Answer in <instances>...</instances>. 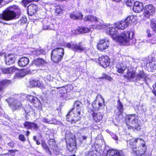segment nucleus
I'll list each match as a JSON object with an SVG mask.
<instances>
[{
	"label": "nucleus",
	"mask_w": 156,
	"mask_h": 156,
	"mask_svg": "<svg viewBox=\"0 0 156 156\" xmlns=\"http://www.w3.org/2000/svg\"><path fill=\"white\" fill-rule=\"evenodd\" d=\"M146 67L149 71H151L156 69V59L152 58L151 61L147 63L146 65Z\"/></svg>",
	"instance_id": "obj_16"
},
{
	"label": "nucleus",
	"mask_w": 156,
	"mask_h": 156,
	"mask_svg": "<svg viewBox=\"0 0 156 156\" xmlns=\"http://www.w3.org/2000/svg\"><path fill=\"white\" fill-rule=\"evenodd\" d=\"M82 104L79 101H76L74 104L73 108L68 112L66 115L67 116H83V111L81 109Z\"/></svg>",
	"instance_id": "obj_6"
},
{
	"label": "nucleus",
	"mask_w": 156,
	"mask_h": 156,
	"mask_svg": "<svg viewBox=\"0 0 156 156\" xmlns=\"http://www.w3.org/2000/svg\"><path fill=\"white\" fill-rule=\"evenodd\" d=\"M11 104L13 110H15L18 108L21 107L22 106L20 102L17 100H15Z\"/></svg>",
	"instance_id": "obj_34"
},
{
	"label": "nucleus",
	"mask_w": 156,
	"mask_h": 156,
	"mask_svg": "<svg viewBox=\"0 0 156 156\" xmlns=\"http://www.w3.org/2000/svg\"><path fill=\"white\" fill-rule=\"evenodd\" d=\"M144 9L142 3L138 2H135L134 4L133 9L136 12H139L142 11Z\"/></svg>",
	"instance_id": "obj_20"
},
{
	"label": "nucleus",
	"mask_w": 156,
	"mask_h": 156,
	"mask_svg": "<svg viewBox=\"0 0 156 156\" xmlns=\"http://www.w3.org/2000/svg\"><path fill=\"white\" fill-rule=\"evenodd\" d=\"M133 17V16H128L126 20H125L126 22H127V23L129 25V23H130L131 22H132V20Z\"/></svg>",
	"instance_id": "obj_49"
},
{
	"label": "nucleus",
	"mask_w": 156,
	"mask_h": 156,
	"mask_svg": "<svg viewBox=\"0 0 156 156\" xmlns=\"http://www.w3.org/2000/svg\"><path fill=\"white\" fill-rule=\"evenodd\" d=\"M60 44L62 46L66 45L67 47L71 48L75 51H79L81 52L86 50L85 47L82 44L81 42H80L78 44H75L73 42H71L70 43L66 44L65 43H60Z\"/></svg>",
	"instance_id": "obj_7"
},
{
	"label": "nucleus",
	"mask_w": 156,
	"mask_h": 156,
	"mask_svg": "<svg viewBox=\"0 0 156 156\" xmlns=\"http://www.w3.org/2000/svg\"><path fill=\"white\" fill-rule=\"evenodd\" d=\"M1 69L3 73L11 74L14 72L16 69L14 67H12L9 68H2Z\"/></svg>",
	"instance_id": "obj_28"
},
{
	"label": "nucleus",
	"mask_w": 156,
	"mask_h": 156,
	"mask_svg": "<svg viewBox=\"0 0 156 156\" xmlns=\"http://www.w3.org/2000/svg\"><path fill=\"white\" fill-rule=\"evenodd\" d=\"M41 144L43 148L47 152L50 151L48 146L47 145L45 141H42L41 143Z\"/></svg>",
	"instance_id": "obj_44"
},
{
	"label": "nucleus",
	"mask_w": 156,
	"mask_h": 156,
	"mask_svg": "<svg viewBox=\"0 0 156 156\" xmlns=\"http://www.w3.org/2000/svg\"><path fill=\"white\" fill-rule=\"evenodd\" d=\"M151 26L153 30L156 33V20H153L151 21Z\"/></svg>",
	"instance_id": "obj_43"
},
{
	"label": "nucleus",
	"mask_w": 156,
	"mask_h": 156,
	"mask_svg": "<svg viewBox=\"0 0 156 156\" xmlns=\"http://www.w3.org/2000/svg\"><path fill=\"white\" fill-rule=\"evenodd\" d=\"M72 89L73 87L70 85H68L63 87H59V92L61 94H64L69 91Z\"/></svg>",
	"instance_id": "obj_26"
},
{
	"label": "nucleus",
	"mask_w": 156,
	"mask_h": 156,
	"mask_svg": "<svg viewBox=\"0 0 156 156\" xmlns=\"http://www.w3.org/2000/svg\"><path fill=\"white\" fill-rule=\"evenodd\" d=\"M35 1V0H23L22 1V2L24 4V6L26 7L29 3L32 1Z\"/></svg>",
	"instance_id": "obj_52"
},
{
	"label": "nucleus",
	"mask_w": 156,
	"mask_h": 156,
	"mask_svg": "<svg viewBox=\"0 0 156 156\" xmlns=\"http://www.w3.org/2000/svg\"><path fill=\"white\" fill-rule=\"evenodd\" d=\"M30 134V131L27 130L26 132L25 135L26 136H29Z\"/></svg>",
	"instance_id": "obj_63"
},
{
	"label": "nucleus",
	"mask_w": 156,
	"mask_h": 156,
	"mask_svg": "<svg viewBox=\"0 0 156 156\" xmlns=\"http://www.w3.org/2000/svg\"><path fill=\"white\" fill-rule=\"evenodd\" d=\"M11 81L6 79L2 80L0 81V93L3 92L5 87L10 84Z\"/></svg>",
	"instance_id": "obj_25"
},
{
	"label": "nucleus",
	"mask_w": 156,
	"mask_h": 156,
	"mask_svg": "<svg viewBox=\"0 0 156 156\" xmlns=\"http://www.w3.org/2000/svg\"><path fill=\"white\" fill-rule=\"evenodd\" d=\"M148 42L152 44L156 43V35L155 37L149 40Z\"/></svg>",
	"instance_id": "obj_54"
},
{
	"label": "nucleus",
	"mask_w": 156,
	"mask_h": 156,
	"mask_svg": "<svg viewBox=\"0 0 156 156\" xmlns=\"http://www.w3.org/2000/svg\"><path fill=\"white\" fill-rule=\"evenodd\" d=\"M128 147L134 156H146L147 150L145 141L139 137L130 139L128 142Z\"/></svg>",
	"instance_id": "obj_2"
},
{
	"label": "nucleus",
	"mask_w": 156,
	"mask_h": 156,
	"mask_svg": "<svg viewBox=\"0 0 156 156\" xmlns=\"http://www.w3.org/2000/svg\"><path fill=\"white\" fill-rule=\"evenodd\" d=\"M115 156H124V153L122 150L116 149Z\"/></svg>",
	"instance_id": "obj_48"
},
{
	"label": "nucleus",
	"mask_w": 156,
	"mask_h": 156,
	"mask_svg": "<svg viewBox=\"0 0 156 156\" xmlns=\"http://www.w3.org/2000/svg\"><path fill=\"white\" fill-rule=\"evenodd\" d=\"M91 15L87 16L84 18V20L86 21L90 22Z\"/></svg>",
	"instance_id": "obj_55"
},
{
	"label": "nucleus",
	"mask_w": 156,
	"mask_h": 156,
	"mask_svg": "<svg viewBox=\"0 0 156 156\" xmlns=\"http://www.w3.org/2000/svg\"><path fill=\"white\" fill-rule=\"evenodd\" d=\"M33 140L35 141L36 140H37V137L36 136H34L33 137Z\"/></svg>",
	"instance_id": "obj_64"
},
{
	"label": "nucleus",
	"mask_w": 156,
	"mask_h": 156,
	"mask_svg": "<svg viewBox=\"0 0 156 156\" xmlns=\"http://www.w3.org/2000/svg\"><path fill=\"white\" fill-rule=\"evenodd\" d=\"M65 138L67 150L70 152H76L77 148L75 135L69 133L66 135Z\"/></svg>",
	"instance_id": "obj_5"
},
{
	"label": "nucleus",
	"mask_w": 156,
	"mask_h": 156,
	"mask_svg": "<svg viewBox=\"0 0 156 156\" xmlns=\"http://www.w3.org/2000/svg\"><path fill=\"white\" fill-rule=\"evenodd\" d=\"M67 120L69 122H70L72 124L75 123L78 120H75L73 119L69 120V118H67Z\"/></svg>",
	"instance_id": "obj_56"
},
{
	"label": "nucleus",
	"mask_w": 156,
	"mask_h": 156,
	"mask_svg": "<svg viewBox=\"0 0 156 156\" xmlns=\"http://www.w3.org/2000/svg\"><path fill=\"white\" fill-rule=\"evenodd\" d=\"M116 149H109L107 151V155L115 156Z\"/></svg>",
	"instance_id": "obj_38"
},
{
	"label": "nucleus",
	"mask_w": 156,
	"mask_h": 156,
	"mask_svg": "<svg viewBox=\"0 0 156 156\" xmlns=\"http://www.w3.org/2000/svg\"><path fill=\"white\" fill-rule=\"evenodd\" d=\"M151 31L150 30H147V35L148 37H152L150 33Z\"/></svg>",
	"instance_id": "obj_60"
},
{
	"label": "nucleus",
	"mask_w": 156,
	"mask_h": 156,
	"mask_svg": "<svg viewBox=\"0 0 156 156\" xmlns=\"http://www.w3.org/2000/svg\"><path fill=\"white\" fill-rule=\"evenodd\" d=\"M58 48H57L53 50L51 53V60L55 63L58 61Z\"/></svg>",
	"instance_id": "obj_21"
},
{
	"label": "nucleus",
	"mask_w": 156,
	"mask_h": 156,
	"mask_svg": "<svg viewBox=\"0 0 156 156\" xmlns=\"http://www.w3.org/2000/svg\"><path fill=\"white\" fill-rule=\"evenodd\" d=\"M90 114L92 115L93 117H102L103 116V114L100 112H95L94 111H91L90 112Z\"/></svg>",
	"instance_id": "obj_42"
},
{
	"label": "nucleus",
	"mask_w": 156,
	"mask_h": 156,
	"mask_svg": "<svg viewBox=\"0 0 156 156\" xmlns=\"http://www.w3.org/2000/svg\"><path fill=\"white\" fill-rule=\"evenodd\" d=\"M16 56L13 54H6L5 55V63L7 65H9L13 64L15 61Z\"/></svg>",
	"instance_id": "obj_14"
},
{
	"label": "nucleus",
	"mask_w": 156,
	"mask_h": 156,
	"mask_svg": "<svg viewBox=\"0 0 156 156\" xmlns=\"http://www.w3.org/2000/svg\"><path fill=\"white\" fill-rule=\"evenodd\" d=\"M114 25L116 28L121 30H123L126 28L128 25L127 22H126L125 20L116 23Z\"/></svg>",
	"instance_id": "obj_24"
},
{
	"label": "nucleus",
	"mask_w": 156,
	"mask_h": 156,
	"mask_svg": "<svg viewBox=\"0 0 156 156\" xmlns=\"http://www.w3.org/2000/svg\"><path fill=\"white\" fill-rule=\"evenodd\" d=\"M83 15L82 14L79 12L74 13L73 12L70 15V17L74 20L75 19H82L83 18Z\"/></svg>",
	"instance_id": "obj_29"
},
{
	"label": "nucleus",
	"mask_w": 156,
	"mask_h": 156,
	"mask_svg": "<svg viewBox=\"0 0 156 156\" xmlns=\"http://www.w3.org/2000/svg\"><path fill=\"white\" fill-rule=\"evenodd\" d=\"M106 33L109 35L113 40L117 41L122 45L128 46L132 45L136 42V39L133 37L132 32L124 31L120 34H117L116 29L110 27L106 29Z\"/></svg>",
	"instance_id": "obj_1"
},
{
	"label": "nucleus",
	"mask_w": 156,
	"mask_h": 156,
	"mask_svg": "<svg viewBox=\"0 0 156 156\" xmlns=\"http://www.w3.org/2000/svg\"><path fill=\"white\" fill-rule=\"evenodd\" d=\"M27 21V19L25 16H23L21 18L20 20L18 21V23L20 25H23Z\"/></svg>",
	"instance_id": "obj_41"
},
{
	"label": "nucleus",
	"mask_w": 156,
	"mask_h": 156,
	"mask_svg": "<svg viewBox=\"0 0 156 156\" xmlns=\"http://www.w3.org/2000/svg\"><path fill=\"white\" fill-rule=\"evenodd\" d=\"M130 61H124L122 62H118L117 63L116 68L118 72L120 73H123L126 68L128 69L130 66Z\"/></svg>",
	"instance_id": "obj_9"
},
{
	"label": "nucleus",
	"mask_w": 156,
	"mask_h": 156,
	"mask_svg": "<svg viewBox=\"0 0 156 156\" xmlns=\"http://www.w3.org/2000/svg\"><path fill=\"white\" fill-rule=\"evenodd\" d=\"M124 121L129 130L139 131L142 129L141 121L138 118H125Z\"/></svg>",
	"instance_id": "obj_4"
},
{
	"label": "nucleus",
	"mask_w": 156,
	"mask_h": 156,
	"mask_svg": "<svg viewBox=\"0 0 156 156\" xmlns=\"http://www.w3.org/2000/svg\"><path fill=\"white\" fill-rule=\"evenodd\" d=\"M30 86L32 87L36 86L40 87L42 86V84L38 80H30Z\"/></svg>",
	"instance_id": "obj_30"
},
{
	"label": "nucleus",
	"mask_w": 156,
	"mask_h": 156,
	"mask_svg": "<svg viewBox=\"0 0 156 156\" xmlns=\"http://www.w3.org/2000/svg\"><path fill=\"white\" fill-rule=\"evenodd\" d=\"M27 100L33 104L34 106L38 108L41 106L40 101L36 97L28 95L27 97Z\"/></svg>",
	"instance_id": "obj_12"
},
{
	"label": "nucleus",
	"mask_w": 156,
	"mask_h": 156,
	"mask_svg": "<svg viewBox=\"0 0 156 156\" xmlns=\"http://www.w3.org/2000/svg\"><path fill=\"white\" fill-rule=\"evenodd\" d=\"M99 63L103 68H106L110 64V59L108 56H102L98 59Z\"/></svg>",
	"instance_id": "obj_13"
},
{
	"label": "nucleus",
	"mask_w": 156,
	"mask_h": 156,
	"mask_svg": "<svg viewBox=\"0 0 156 156\" xmlns=\"http://www.w3.org/2000/svg\"><path fill=\"white\" fill-rule=\"evenodd\" d=\"M92 105L94 108L96 110L102 109L104 107V99L101 95H98L96 98L93 103Z\"/></svg>",
	"instance_id": "obj_8"
},
{
	"label": "nucleus",
	"mask_w": 156,
	"mask_h": 156,
	"mask_svg": "<svg viewBox=\"0 0 156 156\" xmlns=\"http://www.w3.org/2000/svg\"><path fill=\"white\" fill-rule=\"evenodd\" d=\"M97 151L96 150H93L91 149L87 153L85 154V156H97Z\"/></svg>",
	"instance_id": "obj_37"
},
{
	"label": "nucleus",
	"mask_w": 156,
	"mask_h": 156,
	"mask_svg": "<svg viewBox=\"0 0 156 156\" xmlns=\"http://www.w3.org/2000/svg\"><path fill=\"white\" fill-rule=\"evenodd\" d=\"M32 54L35 56H38L40 55H43L44 54V50L36 49L32 52Z\"/></svg>",
	"instance_id": "obj_36"
},
{
	"label": "nucleus",
	"mask_w": 156,
	"mask_h": 156,
	"mask_svg": "<svg viewBox=\"0 0 156 156\" xmlns=\"http://www.w3.org/2000/svg\"><path fill=\"white\" fill-rule=\"evenodd\" d=\"M117 108L118 110V112L116 114V115L118 116H120L121 115L123 117H125V116L124 115H126V116H128L126 115L125 113V114L123 113V105L119 100L118 101Z\"/></svg>",
	"instance_id": "obj_23"
},
{
	"label": "nucleus",
	"mask_w": 156,
	"mask_h": 156,
	"mask_svg": "<svg viewBox=\"0 0 156 156\" xmlns=\"http://www.w3.org/2000/svg\"><path fill=\"white\" fill-rule=\"evenodd\" d=\"M8 146L10 147L14 148V144L13 142H10L8 144Z\"/></svg>",
	"instance_id": "obj_59"
},
{
	"label": "nucleus",
	"mask_w": 156,
	"mask_h": 156,
	"mask_svg": "<svg viewBox=\"0 0 156 156\" xmlns=\"http://www.w3.org/2000/svg\"><path fill=\"white\" fill-rule=\"evenodd\" d=\"M111 136L115 140H118V137L115 134L112 133L111 134Z\"/></svg>",
	"instance_id": "obj_57"
},
{
	"label": "nucleus",
	"mask_w": 156,
	"mask_h": 156,
	"mask_svg": "<svg viewBox=\"0 0 156 156\" xmlns=\"http://www.w3.org/2000/svg\"><path fill=\"white\" fill-rule=\"evenodd\" d=\"M18 139L20 140L22 142H24L26 140V139L24 135L22 134H20L18 136Z\"/></svg>",
	"instance_id": "obj_50"
},
{
	"label": "nucleus",
	"mask_w": 156,
	"mask_h": 156,
	"mask_svg": "<svg viewBox=\"0 0 156 156\" xmlns=\"http://www.w3.org/2000/svg\"><path fill=\"white\" fill-rule=\"evenodd\" d=\"M24 126L28 129L37 130L39 127L37 123L33 122L25 121L23 123Z\"/></svg>",
	"instance_id": "obj_17"
},
{
	"label": "nucleus",
	"mask_w": 156,
	"mask_h": 156,
	"mask_svg": "<svg viewBox=\"0 0 156 156\" xmlns=\"http://www.w3.org/2000/svg\"><path fill=\"white\" fill-rule=\"evenodd\" d=\"M155 8L152 5H147L144 9V15L147 18H148L150 15H152L155 12Z\"/></svg>",
	"instance_id": "obj_11"
},
{
	"label": "nucleus",
	"mask_w": 156,
	"mask_h": 156,
	"mask_svg": "<svg viewBox=\"0 0 156 156\" xmlns=\"http://www.w3.org/2000/svg\"><path fill=\"white\" fill-rule=\"evenodd\" d=\"M27 12L29 15L32 16L35 14L38 9L37 6L34 4H30L27 7Z\"/></svg>",
	"instance_id": "obj_19"
},
{
	"label": "nucleus",
	"mask_w": 156,
	"mask_h": 156,
	"mask_svg": "<svg viewBox=\"0 0 156 156\" xmlns=\"http://www.w3.org/2000/svg\"><path fill=\"white\" fill-rule=\"evenodd\" d=\"M19 10L18 7L14 5L10 6L7 8L0 15V18L6 21L16 19L18 18L16 13Z\"/></svg>",
	"instance_id": "obj_3"
},
{
	"label": "nucleus",
	"mask_w": 156,
	"mask_h": 156,
	"mask_svg": "<svg viewBox=\"0 0 156 156\" xmlns=\"http://www.w3.org/2000/svg\"><path fill=\"white\" fill-rule=\"evenodd\" d=\"M16 75L18 77H22L26 75V74L23 71H20L19 72L16 73Z\"/></svg>",
	"instance_id": "obj_47"
},
{
	"label": "nucleus",
	"mask_w": 156,
	"mask_h": 156,
	"mask_svg": "<svg viewBox=\"0 0 156 156\" xmlns=\"http://www.w3.org/2000/svg\"><path fill=\"white\" fill-rule=\"evenodd\" d=\"M32 65H34L37 66L41 67L44 66L47 64L46 61L44 59L40 58H35L32 61Z\"/></svg>",
	"instance_id": "obj_15"
},
{
	"label": "nucleus",
	"mask_w": 156,
	"mask_h": 156,
	"mask_svg": "<svg viewBox=\"0 0 156 156\" xmlns=\"http://www.w3.org/2000/svg\"><path fill=\"white\" fill-rule=\"evenodd\" d=\"M43 28L44 30H48L49 28V26L48 25H44L43 26Z\"/></svg>",
	"instance_id": "obj_61"
},
{
	"label": "nucleus",
	"mask_w": 156,
	"mask_h": 156,
	"mask_svg": "<svg viewBox=\"0 0 156 156\" xmlns=\"http://www.w3.org/2000/svg\"><path fill=\"white\" fill-rule=\"evenodd\" d=\"M72 32L75 34H79V28L76 30H72Z\"/></svg>",
	"instance_id": "obj_58"
},
{
	"label": "nucleus",
	"mask_w": 156,
	"mask_h": 156,
	"mask_svg": "<svg viewBox=\"0 0 156 156\" xmlns=\"http://www.w3.org/2000/svg\"><path fill=\"white\" fill-rule=\"evenodd\" d=\"M136 70L134 67L131 65L128 68V72L126 77L129 79H133L135 77H136Z\"/></svg>",
	"instance_id": "obj_18"
},
{
	"label": "nucleus",
	"mask_w": 156,
	"mask_h": 156,
	"mask_svg": "<svg viewBox=\"0 0 156 156\" xmlns=\"http://www.w3.org/2000/svg\"><path fill=\"white\" fill-rule=\"evenodd\" d=\"M29 60L28 58L24 57L20 58L18 61V65L21 67H24L27 66L29 63Z\"/></svg>",
	"instance_id": "obj_27"
},
{
	"label": "nucleus",
	"mask_w": 156,
	"mask_h": 156,
	"mask_svg": "<svg viewBox=\"0 0 156 156\" xmlns=\"http://www.w3.org/2000/svg\"><path fill=\"white\" fill-rule=\"evenodd\" d=\"M90 22H96L97 23L96 28L100 29L102 28V25L98 22V19L97 17L93 16L91 15Z\"/></svg>",
	"instance_id": "obj_32"
},
{
	"label": "nucleus",
	"mask_w": 156,
	"mask_h": 156,
	"mask_svg": "<svg viewBox=\"0 0 156 156\" xmlns=\"http://www.w3.org/2000/svg\"><path fill=\"white\" fill-rule=\"evenodd\" d=\"M49 119L44 118L43 119V122L49 124H54L55 122V119L53 118H49Z\"/></svg>",
	"instance_id": "obj_35"
},
{
	"label": "nucleus",
	"mask_w": 156,
	"mask_h": 156,
	"mask_svg": "<svg viewBox=\"0 0 156 156\" xmlns=\"http://www.w3.org/2000/svg\"><path fill=\"white\" fill-rule=\"evenodd\" d=\"M48 144L50 147L51 149H54L56 146L55 142L54 140H51L48 141Z\"/></svg>",
	"instance_id": "obj_39"
},
{
	"label": "nucleus",
	"mask_w": 156,
	"mask_h": 156,
	"mask_svg": "<svg viewBox=\"0 0 156 156\" xmlns=\"http://www.w3.org/2000/svg\"><path fill=\"white\" fill-rule=\"evenodd\" d=\"M18 151L16 149L9 150L8 153L0 154V156H15V153Z\"/></svg>",
	"instance_id": "obj_33"
},
{
	"label": "nucleus",
	"mask_w": 156,
	"mask_h": 156,
	"mask_svg": "<svg viewBox=\"0 0 156 156\" xmlns=\"http://www.w3.org/2000/svg\"><path fill=\"white\" fill-rule=\"evenodd\" d=\"M101 79H105L109 81H111L112 80V78L109 76L105 74H103L102 76L100 78Z\"/></svg>",
	"instance_id": "obj_45"
},
{
	"label": "nucleus",
	"mask_w": 156,
	"mask_h": 156,
	"mask_svg": "<svg viewBox=\"0 0 156 156\" xmlns=\"http://www.w3.org/2000/svg\"><path fill=\"white\" fill-rule=\"evenodd\" d=\"M102 118H94L93 122L95 123H98L100 122V121L102 120Z\"/></svg>",
	"instance_id": "obj_53"
},
{
	"label": "nucleus",
	"mask_w": 156,
	"mask_h": 156,
	"mask_svg": "<svg viewBox=\"0 0 156 156\" xmlns=\"http://www.w3.org/2000/svg\"><path fill=\"white\" fill-rule=\"evenodd\" d=\"M64 54V50L63 48H59V61L63 58Z\"/></svg>",
	"instance_id": "obj_46"
},
{
	"label": "nucleus",
	"mask_w": 156,
	"mask_h": 156,
	"mask_svg": "<svg viewBox=\"0 0 156 156\" xmlns=\"http://www.w3.org/2000/svg\"><path fill=\"white\" fill-rule=\"evenodd\" d=\"M79 33H86L89 31V30L87 28L82 27L79 28Z\"/></svg>",
	"instance_id": "obj_40"
},
{
	"label": "nucleus",
	"mask_w": 156,
	"mask_h": 156,
	"mask_svg": "<svg viewBox=\"0 0 156 156\" xmlns=\"http://www.w3.org/2000/svg\"><path fill=\"white\" fill-rule=\"evenodd\" d=\"M24 110L26 114V117H27V115L28 116H30V114L33 113V108L29 104L26 105V107L24 108Z\"/></svg>",
	"instance_id": "obj_31"
},
{
	"label": "nucleus",
	"mask_w": 156,
	"mask_h": 156,
	"mask_svg": "<svg viewBox=\"0 0 156 156\" xmlns=\"http://www.w3.org/2000/svg\"><path fill=\"white\" fill-rule=\"evenodd\" d=\"M109 44V41L107 38L101 39L100 40L97 44L98 50L101 51L108 48Z\"/></svg>",
	"instance_id": "obj_10"
},
{
	"label": "nucleus",
	"mask_w": 156,
	"mask_h": 156,
	"mask_svg": "<svg viewBox=\"0 0 156 156\" xmlns=\"http://www.w3.org/2000/svg\"><path fill=\"white\" fill-rule=\"evenodd\" d=\"M134 3L133 0H127L126 2V4L128 6H132Z\"/></svg>",
	"instance_id": "obj_51"
},
{
	"label": "nucleus",
	"mask_w": 156,
	"mask_h": 156,
	"mask_svg": "<svg viewBox=\"0 0 156 156\" xmlns=\"http://www.w3.org/2000/svg\"><path fill=\"white\" fill-rule=\"evenodd\" d=\"M147 77L146 74H145L143 71H140L136 76V80H140L143 79L144 81L147 84V80L148 78Z\"/></svg>",
	"instance_id": "obj_22"
},
{
	"label": "nucleus",
	"mask_w": 156,
	"mask_h": 156,
	"mask_svg": "<svg viewBox=\"0 0 156 156\" xmlns=\"http://www.w3.org/2000/svg\"><path fill=\"white\" fill-rule=\"evenodd\" d=\"M46 79L48 81H50L51 80V76L50 75H48L46 77Z\"/></svg>",
	"instance_id": "obj_62"
}]
</instances>
